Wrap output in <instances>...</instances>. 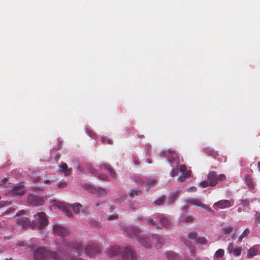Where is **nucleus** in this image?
Instances as JSON below:
<instances>
[{
    "label": "nucleus",
    "mask_w": 260,
    "mask_h": 260,
    "mask_svg": "<svg viewBox=\"0 0 260 260\" xmlns=\"http://www.w3.org/2000/svg\"><path fill=\"white\" fill-rule=\"evenodd\" d=\"M123 230L125 235L127 237L130 238L136 237L137 239L141 233L137 228L134 226H127L124 228Z\"/></svg>",
    "instance_id": "obj_7"
},
{
    "label": "nucleus",
    "mask_w": 260,
    "mask_h": 260,
    "mask_svg": "<svg viewBox=\"0 0 260 260\" xmlns=\"http://www.w3.org/2000/svg\"><path fill=\"white\" fill-rule=\"evenodd\" d=\"M87 210V209H83L82 211H84V212H85V211Z\"/></svg>",
    "instance_id": "obj_63"
},
{
    "label": "nucleus",
    "mask_w": 260,
    "mask_h": 260,
    "mask_svg": "<svg viewBox=\"0 0 260 260\" xmlns=\"http://www.w3.org/2000/svg\"><path fill=\"white\" fill-rule=\"evenodd\" d=\"M258 167L259 169L260 170V162H258Z\"/></svg>",
    "instance_id": "obj_62"
},
{
    "label": "nucleus",
    "mask_w": 260,
    "mask_h": 260,
    "mask_svg": "<svg viewBox=\"0 0 260 260\" xmlns=\"http://www.w3.org/2000/svg\"><path fill=\"white\" fill-rule=\"evenodd\" d=\"M159 221L162 226L168 229L171 228V223L169 219L165 216L160 217Z\"/></svg>",
    "instance_id": "obj_19"
},
{
    "label": "nucleus",
    "mask_w": 260,
    "mask_h": 260,
    "mask_svg": "<svg viewBox=\"0 0 260 260\" xmlns=\"http://www.w3.org/2000/svg\"><path fill=\"white\" fill-rule=\"evenodd\" d=\"M242 249L240 247L236 248L233 250V254L235 256H239L241 253Z\"/></svg>",
    "instance_id": "obj_38"
},
{
    "label": "nucleus",
    "mask_w": 260,
    "mask_h": 260,
    "mask_svg": "<svg viewBox=\"0 0 260 260\" xmlns=\"http://www.w3.org/2000/svg\"><path fill=\"white\" fill-rule=\"evenodd\" d=\"M135 182L139 185H142L144 183V181L140 176L136 177Z\"/></svg>",
    "instance_id": "obj_36"
},
{
    "label": "nucleus",
    "mask_w": 260,
    "mask_h": 260,
    "mask_svg": "<svg viewBox=\"0 0 260 260\" xmlns=\"http://www.w3.org/2000/svg\"><path fill=\"white\" fill-rule=\"evenodd\" d=\"M85 252L88 255L92 256L101 252L100 245L94 242H89L85 247Z\"/></svg>",
    "instance_id": "obj_4"
},
{
    "label": "nucleus",
    "mask_w": 260,
    "mask_h": 260,
    "mask_svg": "<svg viewBox=\"0 0 260 260\" xmlns=\"http://www.w3.org/2000/svg\"><path fill=\"white\" fill-rule=\"evenodd\" d=\"M239 201L240 203H239V204H242L243 207L248 206L250 203L252 202L251 200L248 199H246L245 200H241Z\"/></svg>",
    "instance_id": "obj_29"
},
{
    "label": "nucleus",
    "mask_w": 260,
    "mask_h": 260,
    "mask_svg": "<svg viewBox=\"0 0 260 260\" xmlns=\"http://www.w3.org/2000/svg\"><path fill=\"white\" fill-rule=\"evenodd\" d=\"M156 184V181L154 179H149L146 184V189H149L150 188L155 186Z\"/></svg>",
    "instance_id": "obj_25"
},
{
    "label": "nucleus",
    "mask_w": 260,
    "mask_h": 260,
    "mask_svg": "<svg viewBox=\"0 0 260 260\" xmlns=\"http://www.w3.org/2000/svg\"><path fill=\"white\" fill-rule=\"evenodd\" d=\"M10 204V202H5V201H1L0 202V208L3 207L4 206H6L7 205H8Z\"/></svg>",
    "instance_id": "obj_44"
},
{
    "label": "nucleus",
    "mask_w": 260,
    "mask_h": 260,
    "mask_svg": "<svg viewBox=\"0 0 260 260\" xmlns=\"http://www.w3.org/2000/svg\"><path fill=\"white\" fill-rule=\"evenodd\" d=\"M145 222L147 224H148L149 225H156V228L157 229H162V227L160 225H159L157 224H156V221L154 220L152 218H150V219H148L145 220Z\"/></svg>",
    "instance_id": "obj_26"
},
{
    "label": "nucleus",
    "mask_w": 260,
    "mask_h": 260,
    "mask_svg": "<svg viewBox=\"0 0 260 260\" xmlns=\"http://www.w3.org/2000/svg\"><path fill=\"white\" fill-rule=\"evenodd\" d=\"M107 138H104V137L102 138V137H101V138H100V140H101V141L102 142H103V143L106 142V141H107Z\"/></svg>",
    "instance_id": "obj_50"
},
{
    "label": "nucleus",
    "mask_w": 260,
    "mask_h": 260,
    "mask_svg": "<svg viewBox=\"0 0 260 260\" xmlns=\"http://www.w3.org/2000/svg\"><path fill=\"white\" fill-rule=\"evenodd\" d=\"M107 253L109 256L118 255L122 258L131 260L137 259L135 252L128 246L124 247H120L117 246L111 247L108 249Z\"/></svg>",
    "instance_id": "obj_3"
},
{
    "label": "nucleus",
    "mask_w": 260,
    "mask_h": 260,
    "mask_svg": "<svg viewBox=\"0 0 260 260\" xmlns=\"http://www.w3.org/2000/svg\"><path fill=\"white\" fill-rule=\"evenodd\" d=\"M184 260H192L190 258H186Z\"/></svg>",
    "instance_id": "obj_61"
},
{
    "label": "nucleus",
    "mask_w": 260,
    "mask_h": 260,
    "mask_svg": "<svg viewBox=\"0 0 260 260\" xmlns=\"http://www.w3.org/2000/svg\"><path fill=\"white\" fill-rule=\"evenodd\" d=\"M88 134L89 135L92 137V138H94V134L91 131H89V132L88 133Z\"/></svg>",
    "instance_id": "obj_51"
},
{
    "label": "nucleus",
    "mask_w": 260,
    "mask_h": 260,
    "mask_svg": "<svg viewBox=\"0 0 260 260\" xmlns=\"http://www.w3.org/2000/svg\"><path fill=\"white\" fill-rule=\"evenodd\" d=\"M44 182L45 184H50L51 182L49 180H44Z\"/></svg>",
    "instance_id": "obj_54"
},
{
    "label": "nucleus",
    "mask_w": 260,
    "mask_h": 260,
    "mask_svg": "<svg viewBox=\"0 0 260 260\" xmlns=\"http://www.w3.org/2000/svg\"><path fill=\"white\" fill-rule=\"evenodd\" d=\"M110 209L112 210V209H115V206L112 205L110 206Z\"/></svg>",
    "instance_id": "obj_59"
},
{
    "label": "nucleus",
    "mask_w": 260,
    "mask_h": 260,
    "mask_svg": "<svg viewBox=\"0 0 260 260\" xmlns=\"http://www.w3.org/2000/svg\"><path fill=\"white\" fill-rule=\"evenodd\" d=\"M59 168L61 169L60 171L63 173L64 175L68 176L71 174L72 169L71 168H68V165L65 162H62L59 166Z\"/></svg>",
    "instance_id": "obj_16"
},
{
    "label": "nucleus",
    "mask_w": 260,
    "mask_h": 260,
    "mask_svg": "<svg viewBox=\"0 0 260 260\" xmlns=\"http://www.w3.org/2000/svg\"><path fill=\"white\" fill-rule=\"evenodd\" d=\"M89 190L91 192H95L100 197L105 196L108 192L107 190L105 188L102 187H98L97 188H91Z\"/></svg>",
    "instance_id": "obj_15"
},
{
    "label": "nucleus",
    "mask_w": 260,
    "mask_h": 260,
    "mask_svg": "<svg viewBox=\"0 0 260 260\" xmlns=\"http://www.w3.org/2000/svg\"><path fill=\"white\" fill-rule=\"evenodd\" d=\"M234 204V201L233 200H221L215 203L213 205L214 208H219L221 209L230 208L233 206Z\"/></svg>",
    "instance_id": "obj_5"
},
{
    "label": "nucleus",
    "mask_w": 260,
    "mask_h": 260,
    "mask_svg": "<svg viewBox=\"0 0 260 260\" xmlns=\"http://www.w3.org/2000/svg\"><path fill=\"white\" fill-rule=\"evenodd\" d=\"M60 156L59 155H56L55 157V160L57 161L59 159Z\"/></svg>",
    "instance_id": "obj_56"
},
{
    "label": "nucleus",
    "mask_w": 260,
    "mask_h": 260,
    "mask_svg": "<svg viewBox=\"0 0 260 260\" xmlns=\"http://www.w3.org/2000/svg\"><path fill=\"white\" fill-rule=\"evenodd\" d=\"M224 253V250L222 249H219L216 252L214 256L216 258H220L223 256Z\"/></svg>",
    "instance_id": "obj_33"
},
{
    "label": "nucleus",
    "mask_w": 260,
    "mask_h": 260,
    "mask_svg": "<svg viewBox=\"0 0 260 260\" xmlns=\"http://www.w3.org/2000/svg\"><path fill=\"white\" fill-rule=\"evenodd\" d=\"M141 191L140 190H133L129 193V196L132 198L136 196L141 195Z\"/></svg>",
    "instance_id": "obj_34"
},
{
    "label": "nucleus",
    "mask_w": 260,
    "mask_h": 260,
    "mask_svg": "<svg viewBox=\"0 0 260 260\" xmlns=\"http://www.w3.org/2000/svg\"><path fill=\"white\" fill-rule=\"evenodd\" d=\"M137 240L139 243L146 248L151 247V242L150 238L146 235H144L141 232L137 237Z\"/></svg>",
    "instance_id": "obj_8"
},
{
    "label": "nucleus",
    "mask_w": 260,
    "mask_h": 260,
    "mask_svg": "<svg viewBox=\"0 0 260 260\" xmlns=\"http://www.w3.org/2000/svg\"><path fill=\"white\" fill-rule=\"evenodd\" d=\"M178 173V169H173L171 172V175L173 177H175L177 175Z\"/></svg>",
    "instance_id": "obj_40"
},
{
    "label": "nucleus",
    "mask_w": 260,
    "mask_h": 260,
    "mask_svg": "<svg viewBox=\"0 0 260 260\" xmlns=\"http://www.w3.org/2000/svg\"><path fill=\"white\" fill-rule=\"evenodd\" d=\"M27 201L29 204L34 206H40L44 203V199L34 194L29 195Z\"/></svg>",
    "instance_id": "obj_10"
},
{
    "label": "nucleus",
    "mask_w": 260,
    "mask_h": 260,
    "mask_svg": "<svg viewBox=\"0 0 260 260\" xmlns=\"http://www.w3.org/2000/svg\"><path fill=\"white\" fill-rule=\"evenodd\" d=\"M210 175H211V172H209L208 174V178L210 177Z\"/></svg>",
    "instance_id": "obj_64"
},
{
    "label": "nucleus",
    "mask_w": 260,
    "mask_h": 260,
    "mask_svg": "<svg viewBox=\"0 0 260 260\" xmlns=\"http://www.w3.org/2000/svg\"><path fill=\"white\" fill-rule=\"evenodd\" d=\"M233 229L232 226L224 227L222 229V232L225 235L229 234L233 231Z\"/></svg>",
    "instance_id": "obj_30"
},
{
    "label": "nucleus",
    "mask_w": 260,
    "mask_h": 260,
    "mask_svg": "<svg viewBox=\"0 0 260 260\" xmlns=\"http://www.w3.org/2000/svg\"><path fill=\"white\" fill-rule=\"evenodd\" d=\"M52 203V206L60 209L68 216H71L72 215V212L66 207L62 203L58 202L56 201H54Z\"/></svg>",
    "instance_id": "obj_12"
},
{
    "label": "nucleus",
    "mask_w": 260,
    "mask_h": 260,
    "mask_svg": "<svg viewBox=\"0 0 260 260\" xmlns=\"http://www.w3.org/2000/svg\"><path fill=\"white\" fill-rule=\"evenodd\" d=\"M67 186V183L65 182H61L58 183V187L59 188H63Z\"/></svg>",
    "instance_id": "obj_43"
},
{
    "label": "nucleus",
    "mask_w": 260,
    "mask_h": 260,
    "mask_svg": "<svg viewBox=\"0 0 260 260\" xmlns=\"http://www.w3.org/2000/svg\"><path fill=\"white\" fill-rule=\"evenodd\" d=\"M258 249L254 246L250 248L247 253V256L249 258H252L258 254Z\"/></svg>",
    "instance_id": "obj_23"
},
{
    "label": "nucleus",
    "mask_w": 260,
    "mask_h": 260,
    "mask_svg": "<svg viewBox=\"0 0 260 260\" xmlns=\"http://www.w3.org/2000/svg\"><path fill=\"white\" fill-rule=\"evenodd\" d=\"M255 224L256 226L258 225V224L260 222V213L258 212H256L255 213Z\"/></svg>",
    "instance_id": "obj_39"
},
{
    "label": "nucleus",
    "mask_w": 260,
    "mask_h": 260,
    "mask_svg": "<svg viewBox=\"0 0 260 260\" xmlns=\"http://www.w3.org/2000/svg\"><path fill=\"white\" fill-rule=\"evenodd\" d=\"M106 142L109 144H111L112 143V140H111V139H109L108 138H107V140L106 141Z\"/></svg>",
    "instance_id": "obj_53"
},
{
    "label": "nucleus",
    "mask_w": 260,
    "mask_h": 260,
    "mask_svg": "<svg viewBox=\"0 0 260 260\" xmlns=\"http://www.w3.org/2000/svg\"><path fill=\"white\" fill-rule=\"evenodd\" d=\"M179 170H180V171L181 172H182V173H184L186 171V167L185 165H182L180 166V168H179Z\"/></svg>",
    "instance_id": "obj_41"
},
{
    "label": "nucleus",
    "mask_w": 260,
    "mask_h": 260,
    "mask_svg": "<svg viewBox=\"0 0 260 260\" xmlns=\"http://www.w3.org/2000/svg\"><path fill=\"white\" fill-rule=\"evenodd\" d=\"M162 156L167 157L170 164H172L178 156L177 153L170 150L162 153Z\"/></svg>",
    "instance_id": "obj_11"
},
{
    "label": "nucleus",
    "mask_w": 260,
    "mask_h": 260,
    "mask_svg": "<svg viewBox=\"0 0 260 260\" xmlns=\"http://www.w3.org/2000/svg\"><path fill=\"white\" fill-rule=\"evenodd\" d=\"M101 179L102 180H106L107 179V177L106 176H103L101 177Z\"/></svg>",
    "instance_id": "obj_57"
},
{
    "label": "nucleus",
    "mask_w": 260,
    "mask_h": 260,
    "mask_svg": "<svg viewBox=\"0 0 260 260\" xmlns=\"http://www.w3.org/2000/svg\"><path fill=\"white\" fill-rule=\"evenodd\" d=\"M117 218V215H111L108 217V220H113V219H116Z\"/></svg>",
    "instance_id": "obj_48"
},
{
    "label": "nucleus",
    "mask_w": 260,
    "mask_h": 260,
    "mask_svg": "<svg viewBox=\"0 0 260 260\" xmlns=\"http://www.w3.org/2000/svg\"><path fill=\"white\" fill-rule=\"evenodd\" d=\"M208 180H209V182L208 183L209 185H211V181L210 180V179H208Z\"/></svg>",
    "instance_id": "obj_60"
},
{
    "label": "nucleus",
    "mask_w": 260,
    "mask_h": 260,
    "mask_svg": "<svg viewBox=\"0 0 260 260\" xmlns=\"http://www.w3.org/2000/svg\"><path fill=\"white\" fill-rule=\"evenodd\" d=\"M84 244L82 241L72 240H62V246L57 252L50 251L44 247L35 248L31 247L35 260H78L83 252Z\"/></svg>",
    "instance_id": "obj_1"
},
{
    "label": "nucleus",
    "mask_w": 260,
    "mask_h": 260,
    "mask_svg": "<svg viewBox=\"0 0 260 260\" xmlns=\"http://www.w3.org/2000/svg\"><path fill=\"white\" fill-rule=\"evenodd\" d=\"M180 191H177L176 192H171L169 195V199L168 203L170 205L173 204L177 198L179 197L180 194Z\"/></svg>",
    "instance_id": "obj_20"
},
{
    "label": "nucleus",
    "mask_w": 260,
    "mask_h": 260,
    "mask_svg": "<svg viewBox=\"0 0 260 260\" xmlns=\"http://www.w3.org/2000/svg\"><path fill=\"white\" fill-rule=\"evenodd\" d=\"M245 182L248 187L250 188H253L254 187V182L251 176L246 175L245 177Z\"/></svg>",
    "instance_id": "obj_24"
},
{
    "label": "nucleus",
    "mask_w": 260,
    "mask_h": 260,
    "mask_svg": "<svg viewBox=\"0 0 260 260\" xmlns=\"http://www.w3.org/2000/svg\"><path fill=\"white\" fill-rule=\"evenodd\" d=\"M188 238L190 239H196L197 238L198 234L196 232H191L188 233Z\"/></svg>",
    "instance_id": "obj_35"
},
{
    "label": "nucleus",
    "mask_w": 260,
    "mask_h": 260,
    "mask_svg": "<svg viewBox=\"0 0 260 260\" xmlns=\"http://www.w3.org/2000/svg\"><path fill=\"white\" fill-rule=\"evenodd\" d=\"M12 193L14 195L22 196L24 193L22 185L15 186L12 190Z\"/></svg>",
    "instance_id": "obj_17"
},
{
    "label": "nucleus",
    "mask_w": 260,
    "mask_h": 260,
    "mask_svg": "<svg viewBox=\"0 0 260 260\" xmlns=\"http://www.w3.org/2000/svg\"><path fill=\"white\" fill-rule=\"evenodd\" d=\"M192 219H193V218H192V216H186V217L185 218L184 220H185V221H186V222H188V221H191V220H192Z\"/></svg>",
    "instance_id": "obj_47"
},
{
    "label": "nucleus",
    "mask_w": 260,
    "mask_h": 260,
    "mask_svg": "<svg viewBox=\"0 0 260 260\" xmlns=\"http://www.w3.org/2000/svg\"><path fill=\"white\" fill-rule=\"evenodd\" d=\"M166 256L169 260H181V257L177 253L174 251H168L166 253Z\"/></svg>",
    "instance_id": "obj_18"
},
{
    "label": "nucleus",
    "mask_w": 260,
    "mask_h": 260,
    "mask_svg": "<svg viewBox=\"0 0 260 260\" xmlns=\"http://www.w3.org/2000/svg\"><path fill=\"white\" fill-rule=\"evenodd\" d=\"M101 167H103L104 169L107 170L112 177L115 178L116 177V173L115 170L110 166L109 164H103L101 165Z\"/></svg>",
    "instance_id": "obj_21"
},
{
    "label": "nucleus",
    "mask_w": 260,
    "mask_h": 260,
    "mask_svg": "<svg viewBox=\"0 0 260 260\" xmlns=\"http://www.w3.org/2000/svg\"><path fill=\"white\" fill-rule=\"evenodd\" d=\"M153 242H155V246L158 248H161L164 244V239L163 237L159 235H153L152 237Z\"/></svg>",
    "instance_id": "obj_14"
},
{
    "label": "nucleus",
    "mask_w": 260,
    "mask_h": 260,
    "mask_svg": "<svg viewBox=\"0 0 260 260\" xmlns=\"http://www.w3.org/2000/svg\"><path fill=\"white\" fill-rule=\"evenodd\" d=\"M16 220L17 224L21 225L23 228H26L31 225L32 229L38 227V229H42L48 223L46 215L44 212L38 213L35 216V220L31 224L29 219L23 216H18Z\"/></svg>",
    "instance_id": "obj_2"
},
{
    "label": "nucleus",
    "mask_w": 260,
    "mask_h": 260,
    "mask_svg": "<svg viewBox=\"0 0 260 260\" xmlns=\"http://www.w3.org/2000/svg\"><path fill=\"white\" fill-rule=\"evenodd\" d=\"M165 200L166 197L165 196H162L160 198L155 201L154 204L157 205H160L163 204Z\"/></svg>",
    "instance_id": "obj_32"
},
{
    "label": "nucleus",
    "mask_w": 260,
    "mask_h": 260,
    "mask_svg": "<svg viewBox=\"0 0 260 260\" xmlns=\"http://www.w3.org/2000/svg\"><path fill=\"white\" fill-rule=\"evenodd\" d=\"M207 240L206 238L203 237H200L197 238L196 240V242L198 244H206Z\"/></svg>",
    "instance_id": "obj_27"
},
{
    "label": "nucleus",
    "mask_w": 260,
    "mask_h": 260,
    "mask_svg": "<svg viewBox=\"0 0 260 260\" xmlns=\"http://www.w3.org/2000/svg\"><path fill=\"white\" fill-rule=\"evenodd\" d=\"M61 141H59L58 143V148H57V149L59 150L61 148Z\"/></svg>",
    "instance_id": "obj_52"
},
{
    "label": "nucleus",
    "mask_w": 260,
    "mask_h": 260,
    "mask_svg": "<svg viewBox=\"0 0 260 260\" xmlns=\"http://www.w3.org/2000/svg\"><path fill=\"white\" fill-rule=\"evenodd\" d=\"M197 190V188L194 186H191L187 189V191L188 192H194Z\"/></svg>",
    "instance_id": "obj_46"
},
{
    "label": "nucleus",
    "mask_w": 260,
    "mask_h": 260,
    "mask_svg": "<svg viewBox=\"0 0 260 260\" xmlns=\"http://www.w3.org/2000/svg\"><path fill=\"white\" fill-rule=\"evenodd\" d=\"M209 185L208 182L206 181H202L200 183V185L202 187H207L208 185Z\"/></svg>",
    "instance_id": "obj_45"
},
{
    "label": "nucleus",
    "mask_w": 260,
    "mask_h": 260,
    "mask_svg": "<svg viewBox=\"0 0 260 260\" xmlns=\"http://www.w3.org/2000/svg\"><path fill=\"white\" fill-rule=\"evenodd\" d=\"M185 245H187L188 247V249H189L190 250V252L191 253V254L195 257V250H194V246H192V245H191V246H189L188 245V243L187 242H185Z\"/></svg>",
    "instance_id": "obj_37"
},
{
    "label": "nucleus",
    "mask_w": 260,
    "mask_h": 260,
    "mask_svg": "<svg viewBox=\"0 0 260 260\" xmlns=\"http://www.w3.org/2000/svg\"><path fill=\"white\" fill-rule=\"evenodd\" d=\"M30 247V246H24V247H22V248L26 249L27 248Z\"/></svg>",
    "instance_id": "obj_58"
},
{
    "label": "nucleus",
    "mask_w": 260,
    "mask_h": 260,
    "mask_svg": "<svg viewBox=\"0 0 260 260\" xmlns=\"http://www.w3.org/2000/svg\"><path fill=\"white\" fill-rule=\"evenodd\" d=\"M185 202L188 205H194L199 207L202 209H205L208 210H210V207L209 206L203 203L201 200L196 198H190L187 199Z\"/></svg>",
    "instance_id": "obj_6"
},
{
    "label": "nucleus",
    "mask_w": 260,
    "mask_h": 260,
    "mask_svg": "<svg viewBox=\"0 0 260 260\" xmlns=\"http://www.w3.org/2000/svg\"><path fill=\"white\" fill-rule=\"evenodd\" d=\"M53 233L54 234L61 237H66L70 233L69 230L59 225H55L53 227Z\"/></svg>",
    "instance_id": "obj_9"
},
{
    "label": "nucleus",
    "mask_w": 260,
    "mask_h": 260,
    "mask_svg": "<svg viewBox=\"0 0 260 260\" xmlns=\"http://www.w3.org/2000/svg\"><path fill=\"white\" fill-rule=\"evenodd\" d=\"M234 250V249L233 243H230L228 247V252L229 253H231L232 251L233 252Z\"/></svg>",
    "instance_id": "obj_42"
},
{
    "label": "nucleus",
    "mask_w": 260,
    "mask_h": 260,
    "mask_svg": "<svg viewBox=\"0 0 260 260\" xmlns=\"http://www.w3.org/2000/svg\"><path fill=\"white\" fill-rule=\"evenodd\" d=\"M190 176V172H186L182 174V175L181 176H180L179 178H178V180L180 181V182H183L185 181V180L186 179V178H187L188 177H189Z\"/></svg>",
    "instance_id": "obj_28"
},
{
    "label": "nucleus",
    "mask_w": 260,
    "mask_h": 260,
    "mask_svg": "<svg viewBox=\"0 0 260 260\" xmlns=\"http://www.w3.org/2000/svg\"><path fill=\"white\" fill-rule=\"evenodd\" d=\"M249 230L248 229L245 230L242 234L239 237L238 240L239 242H241L243 238L247 236L249 234Z\"/></svg>",
    "instance_id": "obj_31"
},
{
    "label": "nucleus",
    "mask_w": 260,
    "mask_h": 260,
    "mask_svg": "<svg viewBox=\"0 0 260 260\" xmlns=\"http://www.w3.org/2000/svg\"><path fill=\"white\" fill-rule=\"evenodd\" d=\"M68 207L73 210L75 214H78L80 211V209L82 208V205L80 203H76L73 204L69 205Z\"/></svg>",
    "instance_id": "obj_22"
},
{
    "label": "nucleus",
    "mask_w": 260,
    "mask_h": 260,
    "mask_svg": "<svg viewBox=\"0 0 260 260\" xmlns=\"http://www.w3.org/2000/svg\"><path fill=\"white\" fill-rule=\"evenodd\" d=\"M7 181H8L7 178H3V179H2V183H4L6 182Z\"/></svg>",
    "instance_id": "obj_55"
},
{
    "label": "nucleus",
    "mask_w": 260,
    "mask_h": 260,
    "mask_svg": "<svg viewBox=\"0 0 260 260\" xmlns=\"http://www.w3.org/2000/svg\"><path fill=\"white\" fill-rule=\"evenodd\" d=\"M40 180V178L39 177H37L32 179V181L34 182H38Z\"/></svg>",
    "instance_id": "obj_49"
},
{
    "label": "nucleus",
    "mask_w": 260,
    "mask_h": 260,
    "mask_svg": "<svg viewBox=\"0 0 260 260\" xmlns=\"http://www.w3.org/2000/svg\"><path fill=\"white\" fill-rule=\"evenodd\" d=\"M225 179L224 174L217 175L215 172L212 171V186L216 185L219 181H221Z\"/></svg>",
    "instance_id": "obj_13"
}]
</instances>
